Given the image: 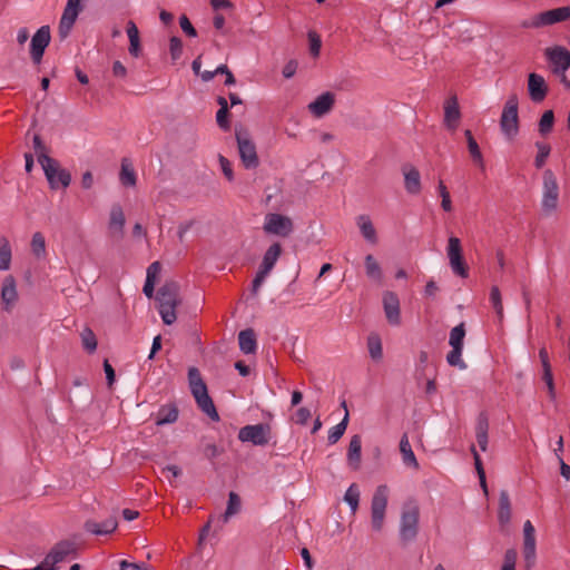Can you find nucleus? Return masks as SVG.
I'll list each match as a JSON object with an SVG mask.
<instances>
[{
    "instance_id": "nucleus-1",
    "label": "nucleus",
    "mask_w": 570,
    "mask_h": 570,
    "mask_svg": "<svg viewBox=\"0 0 570 570\" xmlns=\"http://www.w3.org/2000/svg\"><path fill=\"white\" fill-rule=\"evenodd\" d=\"M188 381L190 392L195 397L199 409L213 421H218L219 415L216 411L213 400L208 395L206 384L204 383L200 373L196 367H190L188 370Z\"/></svg>"
},
{
    "instance_id": "nucleus-2",
    "label": "nucleus",
    "mask_w": 570,
    "mask_h": 570,
    "mask_svg": "<svg viewBox=\"0 0 570 570\" xmlns=\"http://www.w3.org/2000/svg\"><path fill=\"white\" fill-rule=\"evenodd\" d=\"M544 57L553 75L567 87L570 88V81L566 72L570 68V51L563 46H552L544 49Z\"/></svg>"
},
{
    "instance_id": "nucleus-3",
    "label": "nucleus",
    "mask_w": 570,
    "mask_h": 570,
    "mask_svg": "<svg viewBox=\"0 0 570 570\" xmlns=\"http://www.w3.org/2000/svg\"><path fill=\"white\" fill-rule=\"evenodd\" d=\"M391 490L386 484L376 487L371 499V528L374 532H381L384 528L387 503Z\"/></svg>"
},
{
    "instance_id": "nucleus-4",
    "label": "nucleus",
    "mask_w": 570,
    "mask_h": 570,
    "mask_svg": "<svg viewBox=\"0 0 570 570\" xmlns=\"http://www.w3.org/2000/svg\"><path fill=\"white\" fill-rule=\"evenodd\" d=\"M39 164L52 189L67 188L71 183V175L68 170L60 167L57 160L47 154L39 155Z\"/></svg>"
},
{
    "instance_id": "nucleus-5",
    "label": "nucleus",
    "mask_w": 570,
    "mask_h": 570,
    "mask_svg": "<svg viewBox=\"0 0 570 570\" xmlns=\"http://www.w3.org/2000/svg\"><path fill=\"white\" fill-rule=\"evenodd\" d=\"M518 108H519L518 97L515 95L509 96V98L507 99V101L503 106L501 118H500L501 131H502L503 136L509 140H512L513 138H515V136L519 132Z\"/></svg>"
},
{
    "instance_id": "nucleus-6",
    "label": "nucleus",
    "mask_w": 570,
    "mask_h": 570,
    "mask_svg": "<svg viewBox=\"0 0 570 570\" xmlns=\"http://www.w3.org/2000/svg\"><path fill=\"white\" fill-rule=\"evenodd\" d=\"M420 510L415 503H407L402 508L399 534L402 541L410 542L416 538L419 531Z\"/></svg>"
},
{
    "instance_id": "nucleus-7",
    "label": "nucleus",
    "mask_w": 570,
    "mask_h": 570,
    "mask_svg": "<svg viewBox=\"0 0 570 570\" xmlns=\"http://www.w3.org/2000/svg\"><path fill=\"white\" fill-rule=\"evenodd\" d=\"M570 19V7H560L540 12L523 23L525 28H542Z\"/></svg>"
},
{
    "instance_id": "nucleus-8",
    "label": "nucleus",
    "mask_w": 570,
    "mask_h": 570,
    "mask_svg": "<svg viewBox=\"0 0 570 570\" xmlns=\"http://www.w3.org/2000/svg\"><path fill=\"white\" fill-rule=\"evenodd\" d=\"M559 187L557 178L552 170L547 169L543 173V195H542V209L544 213L550 214L556 210L558 206Z\"/></svg>"
},
{
    "instance_id": "nucleus-9",
    "label": "nucleus",
    "mask_w": 570,
    "mask_h": 570,
    "mask_svg": "<svg viewBox=\"0 0 570 570\" xmlns=\"http://www.w3.org/2000/svg\"><path fill=\"white\" fill-rule=\"evenodd\" d=\"M76 553V546L70 541H62L57 543L51 551L47 554L38 569L40 570H55L56 566L65 561L68 557Z\"/></svg>"
},
{
    "instance_id": "nucleus-10",
    "label": "nucleus",
    "mask_w": 570,
    "mask_h": 570,
    "mask_svg": "<svg viewBox=\"0 0 570 570\" xmlns=\"http://www.w3.org/2000/svg\"><path fill=\"white\" fill-rule=\"evenodd\" d=\"M263 228L266 234L287 237L293 233L294 225L289 217L271 213L265 216Z\"/></svg>"
},
{
    "instance_id": "nucleus-11",
    "label": "nucleus",
    "mask_w": 570,
    "mask_h": 570,
    "mask_svg": "<svg viewBox=\"0 0 570 570\" xmlns=\"http://www.w3.org/2000/svg\"><path fill=\"white\" fill-rule=\"evenodd\" d=\"M446 255L452 272L462 278L468 277V268L463 261L461 240L458 237L451 236L449 238Z\"/></svg>"
},
{
    "instance_id": "nucleus-12",
    "label": "nucleus",
    "mask_w": 570,
    "mask_h": 570,
    "mask_svg": "<svg viewBox=\"0 0 570 570\" xmlns=\"http://www.w3.org/2000/svg\"><path fill=\"white\" fill-rule=\"evenodd\" d=\"M236 140L239 151V157L243 165L247 169H254L258 166V157L255 144L249 139L246 132L236 131Z\"/></svg>"
},
{
    "instance_id": "nucleus-13",
    "label": "nucleus",
    "mask_w": 570,
    "mask_h": 570,
    "mask_svg": "<svg viewBox=\"0 0 570 570\" xmlns=\"http://www.w3.org/2000/svg\"><path fill=\"white\" fill-rule=\"evenodd\" d=\"M523 559L528 570L534 566L537 559L535 530L530 520L523 523Z\"/></svg>"
},
{
    "instance_id": "nucleus-14",
    "label": "nucleus",
    "mask_w": 570,
    "mask_h": 570,
    "mask_svg": "<svg viewBox=\"0 0 570 570\" xmlns=\"http://www.w3.org/2000/svg\"><path fill=\"white\" fill-rule=\"evenodd\" d=\"M81 10V2H75V0L67 1L59 22V35L61 39H65L69 36Z\"/></svg>"
},
{
    "instance_id": "nucleus-15",
    "label": "nucleus",
    "mask_w": 570,
    "mask_h": 570,
    "mask_svg": "<svg viewBox=\"0 0 570 570\" xmlns=\"http://www.w3.org/2000/svg\"><path fill=\"white\" fill-rule=\"evenodd\" d=\"M50 28L49 26L40 27L32 36L30 42V55L35 63H40L46 48L50 43Z\"/></svg>"
},
{
    "instance_id": "nucleus-16",
    "label": "nucleus",
    "mask_w": 570,
    "mask_h": 570,
    "mask_svg": "<svg viewBox=\"0 0 570 570\" xmlns=\"http://www.w3.org/2000/svg\"><path fill=\"white\" fill-rule=\"evenodd\" d=\"M268 429L263 424L246 425L238 432L242 442H249L254 445H265L268 442Z\"/></svg>"
},
{
    "instance_id": "nucleus-17",
    "label": "nucleus",
    "mask_w": 570,
    "mask_h": 570,
    "mask_svg": "<svg viewBox=\"0 0 570 570\" xmlns=\"http://www.w3.org/2000/svg\"><path fill=\"white\" fill-rule=\"evenodd\" d=\"M335 94L325 91L318 95L313 101L307 105L308 111L316 118H322L327 115L334 107Z\"/></svg>"
},
{
    "instance_id": "nucleus-18",
    "label": "nucleus",
    "mask_w": 570,
    "mask_h": 570,
    "mask_svg": "<svg viewBox=\"0 0 570 570\" xmlns=\"http://www.w3.org/2000/svg\"><path fill=\"white\" fill-rule=\"evenodd\" d=\"M383 309L387 322L392 326L401 324L400 301L395 293L387 291L383 294Z\"/></svg>"
},
{
    "instance_id": "nucleus-19",
    "label": "nucleus",
    "mask_w": 570,
    "mask_h": 570,
    "mask_svg": "<svg viewBox=\"0 0 570 570\" xmlns=\"http://www.w3.org/2000/svg\"><path fill=\"white\" fill-rule=\"evenodd\" d=\"M528 92L533 102H541L548 94V85L544 78L535 72L528 76Z\"/></svg>"
},
{
    "instance_id": "nucleus-20",
    "label": "nucleus",
    "mask_w": 570,
    "mask_h": 570,
    "mask_svg": "<svg viewBox=\"0 0 570 570\" xmlns=\"http://www.w3.org/2000/svg\"><path fill=\"white\" fill-rule=\"evenodd\" d=\"M444 118L443 122L444 126L451 130L454 131L459 127V122L461 119V111L458 102V98L455 96L450 97L444 102Z\"/></svg>"
},
{
    "instance_id": "nucleus-21",
    "label": "nucleus",
    "mask_w": 570,
    "mask_h": 570,
    "mask_svg": "<svg viewBox=\"0 0 570 570\" xmlns=\"http://www.w3.org/2000/svg\"><path fill=\"white\" fill-rule=\"evenodd\" d=\"M125 214L120 205H114L109 213L108 229L115 237H122L125 228Z\"/></svg>"
},
{
    "instance_id": "nucleus-22",
    "label": "nucleus",
    "mask_w": 570,
    "mask_h": 570,
    "mask_svg": "<svg viewBox=\"0 0 570 570\" xmlns=\"http://www.w3.org/2000/svg\"><path fill=\"white\" fill-rule=\"evenodd\" d=\"M18 299L16 281L12 276H7L1 285V301L6 311H10Z\"/></svg>"
},
{
    "instance_id": "nucleus-23",
    "label": "nucleus",
    "mask_w": 570,
    "mask_h": 570,
    "mask_svg": "<svg viewBox=\"0 0 570 570\" xmlns=\"http://www.w3.org/2000/svg\"><path fill=\"white\" fill-rule=\"evenodd\" d=\"M117 520L114 517H110L102 522L88 520L85 523V529L91 534L104 535L112 533L117 529Z\"/></svg>"
},
{
    "instance_id": "nucleus-24",
    "label": "nucleus",
    "mask_w": 570,
    "mask_h": 570,
    "mask_svg": "<svg viewBox=\"0 0 570 570\" xmlns=\"http://www.w3.org/2000/svg\"><path fill=\"white\" fill-rule=\"evenodd\" d=\"M361 453H362V440L358 434H355L351 438L346 460L348 466L357 471L361 466Z\"/></svg>"
},
{
    "instance_id": "nucleus-25",
    "label": "nucleus",
    "mask_w": 570,
    "mask_h": 570,
    "mask_svg": "<svg viewBox=\"0 0 570 570\" xmlns=\"http://www.w3.org/2000/svg\"><path fill=\"white\" fill-rule=\"evenodd\" d=\"M356 225L360 229L363 238L371 245H375L377 243V234L376 229L373 225V222L368 215L362 214L356 217Z\"/></svg>"
},
{
    "instance_id": "nucleus-26",
    "label": "nucleus",
    "mask_w": 570,
    "mask_h": 570,
    "mask_svg": "<svg viewBox=\"0 0 570 570\" xmlns=\"http://www.w3.org/2000/svg\"><path fill=\"white\" fill-rule=\"evenodd\" d=\"M404 187L410 195H417L421 191V176L416 168L410 167L403 169Z\"/></svg>"
},
{
    "instance_id": "nucleus-27",
    "label": "nucleus",
    "mask_w": 570,
    "mask_h": 570,
    "mask_svg": "<svg viewBox=\"0 0 570 570\" xmlns=\"http://www.w3.org/2000/svg\"><path fill=\"white\" fill-rule=\"evenodd\" d=\"M158 303H180L179 286L175 282L164 284L157 295Z\"/></svg>"
},
{
    "instance_id": "nucleus-28",
    "label": "nucleus",
    "mask_w": 570,
    "mask_h": 570,
    "mask_svg": "<svg viewBox=\"0 0 570 570\" xmlns=\"http://www.w3.org/2000/svg\"><path fill=\"white\" fill-rule=\"evenodd\" d=\"M126 32L129 39L128 51L130 56L138 58L141 53L140 37L136 23L131 20L127 22Z\"/></svg>"
},
{
    "instance_id": "nucleus-29",
    "label": "nucleus",
    "mask_w": 570,
    "mask_h": 570,
    "mask_svg": "<svg viewBox=\"0 0 570 570\" xmlns=\"http://www.w3.org/2000/svg\"><path fill=\"white\" fill-rule=\"evenodd\" d=\"M364 266H365V273H366V276L377 283V284H381L383 282V271H382V267L380 265V263L376 261V258L372 255V254H368L365 256L364 258Z\"/></svg>"
},
{
    "instance_id": "nucleus-30",
    "label": "nucleus",
    "mask_w": 570,
    "mask_h": 570,
    "mask_svg": "<svg viewBox=\"0 0 570 570\" xmlns=\"http://www.w3.org/2000/svg\"><path fill=\"white\" fill-rule=\"evenodd\" d=\"M498 520L501 525L509 524L511 520V502L505 491H501L500 493Z\"/></svg>"
},
{
    "instance_id": "nucleus-31",
    "label": "nucleus",
    "mask_w": 570,
    "mask_h": 570,
    "mask_svg": "<svg viewBox=\"0 0 570 570\" xmlns=\"http://www.w3.org/2000/svg\"><path fill=\"white\" fill-rule=\"evenodd\" d=\"M239 348L245 354H252L256 351V338L253 330H244L238 334Z\"/></svg>"
},
{
    "instance_id": "nucleus-32",
    "label": "nucleus",
    "mask_w": 570,
    "mask_h": 570,
    "mask_svg": "<svg viewBox=\"0 0 570 570\" xmlns=\"http://www.w3.org/2000/svg\"><path fill=\"white\" fill-rule=\"evenodd\" d=\"M12 259V249L7 237L0 236V272L10 269Z\"/></svg>"
},
{
    "instance_id": "nucleus-33",
    "label": "nucleus",
    "mask_w": 570,
    "mask_h": 570,
    "mask_svg": "<svg viewBox=\"0 0 570 570\" xmlns=\"http://www.w3.org/2000/svg\"><path fill=\"white\" fill-rule=\"evenodd\" d=\"M400 451H401L404 464L412 466V468L419 466L417 460H416L415 454L411 448V444H410V441H409V438L406 434H404L401 438Z\"/></svg>"
},
{
    "instance_id": "nucleus-34",
    "label": "nucleus",
    "mask_w": 570,
    "mask_h": 570,
    "mask_svg": "<svg viewBox=\"0 0 570 570\" xmlns=\"http://www.w3.org/2000/svg\"><path fill=\"white\" fill-rule=\"evenodd\" d=\"M30 249L32 255L37 259H43L47 255L46 249V239L45 236L40 232H36L32 234L30 242Z\"/></svg>"
},
{
    "instance_id": "nucleus-35",
    "label": "nucleus",
    "mask_w": 570,
    "mask_h": 570,
    "mask_svg": "<svg viewBox=\"0 0 570 570\" xmlns=\"http://www.w3.org/2000/svg\"><path fill=\"white\" fill-rule=\"evenodd\" d=\"M179 303H158V312L166 325H171L176 322V307Z\"/></svg>"
},
{
    "instance_id": "nucleus-36",
    "label": "nucleus",
    "mask_w": 570,
    "mask_h": 570,
    "mask_svg": "<svg viewBox=\"0 0 570 570\" xmlns=\"http://www.w3.org/2000/svg\"><path fill=\"white\" fill-rule=\"evenodd\" d=\"M242 502L240 498L235 492H229L227 507L225 513L223 514L224 523L228 522L232 517L237 514L240 511Z\"/></svg>"
},
{
    "instance_id": "nucleus-37",
    "label": "nucleus",
    "mask_w": 570,
    "mask_h": 570,
    "mask_svg": "<svg viewBox=\"0 0 570 570\" xmlns=\"http://www.w3.org/2000/svg\"><path fill=\"white\" fill-rule=\"evenodd\" d=\"M178 419V411L175 406H167L161 407L158 411L156 424L158 426L165 425V424H171L176 422Z\"/></svg>"
},
{
    "instance_id": "nucleus-38",
    "label": "nucleus",
    "mask_w": 570,
    "mask_h": 570,
    "mask_svg": "<svg viewBox=\"0 0 570 570\" xmlns=\"http://www.w3.org/2000/svg\"><path fill=\"white\" fill-rule=\"evenodd\" d=\"M360 497L361 493L358 487L355 483H352L344 494V501L348 504L352 514H355L358 509Z\"/></svg>"
},
{
    "instance_id": "nucleus-39",
    "label": "nucleus",
    "mask_w": 570,
    "mask_h": 570,
    "mask_svg": "<svg viewBox=\"0 0 570 570\" xmlns=\"http://www.w3.org/2000/svg\"><path fill=\"white\" fill-rule=\"evenodd\" d=\"M120 181L124 186L128 187L136 185V174L128 159L121 161Z\"/></svg>"
},
{
    "instance_id": "nucleus-40",
    "label": "nucleus",
    "mask_w": 570,
    "mask_h": 570,
    "mask_svg": "<svg viewBox=\"0 0 570 570\" xmlns=\"http://www.w3.org/2000/svg\"><path fill=\"white\" fill-rule=\"evenodd\" d=\"M464 135L466 137L468 148H469V153H470L471 157L481 168H483L484 160H483V156L479 148L478 142L475 141V139L473 138V136L469 129L465 130Z\"/></svg>"
},
{
    "instance_id": "nucleus-41",
    "label": "nucleus",
    "mask_w": 570,
    "mask_h": 570,
    "mask_svg": "<svg viewBox=\"0 0 570 570\" xmlns=\"http://www.w3.org/2000/svg\"><path fill=\"white\" fill-rule=\"evenodd\" d=\"M282 249L279 244L276 243L271 245L264 254L261 265L272 271L279 258Z\"/></svg>"
},
{
    "instance_id": "nucleus-42",
    "label": "nucleus",
    "mask_w": 570,
    "mask_h": 570,
    "mask_svg": "<svg viewBox=\"0 0 570 570\" xmlns=\"http://www.w3.org/2000/svg\"><path fill=\"white\" fill-rule=\"evenodd\" d=\"M348 423V412H345L343 420L336 425L332 426L328 431V443L335 444L345 433Z\"/></svg>"
},
{
    "instance_id": "nucleus-43",
    "label": "nucleus",
    "mask_w": 570,
    "mask_h": 570,
    "mask_svg": "<svg viewBox=\"0 0 570 570\" xmlns=\"http://www.w3.org/2000/svg\"><path fill=\"white\" fill-rule=\"evenodd\" d=\"M367 350L372 360L380 361L383 356L382 342L379 335L371 334L367 337Z\"/></svg>"
},
{
    "instance_id": "nucleus-44",
    "label": "nucleus",
    "mask_w": 570,
    "mask_h": 570,
    "mask_svg": "<svg viewBox=\"0 0 570 570\" xmlns=\"http://www.w3.org/2000/svg\"><path fill=\"white\" fill-rule=\"evenodd\" d=\"M465 336L464 324L460 323L454 326L450 332L449 344L453 348H463V342Z\"/></svg>"
},
{
    "instance_id": "nucleus-45",
    "label": "nucleus",
    "mask_w": 570,
    "mask_h": 570,
    "mask_svg": "<svg viewBox=\"0 0 570 570\" xmlns=\"http://www.w3.org/2000/svg\"><path fill=\"white\" fill-rule=\"evenodd\" d=\"M490 302L495 311V314L500 321L503 320V304H502V297L501 292L497 285H493L490 289Z\"/></svg>"
},
{
    "instance_id": "nucleus-46",
    "label": "nucleus",
    "mask_w": 570,
    "mask_h": 570,
    "mask_svg": "<svg viewBox=\"0 0 570 570\" xmlns=\"http://www.w3.org/2000/svg\"><path fill=\"white\" fill-rule=\"evenodd\" d=\"M476 442L481 451L488 450V422L480 421L475 430Z\"/></svg>"
},
{
    "instance_id": "nucleus-47",
    "label": "nucleus",
    "mask_w": 570,
    "mask_h": 570,
    "mask_svg": "<svg viewBox=\"0 0 570 570\" xmlns=\"http://www.w3.org/2000/svg\"><path fill=\"white\" fill-rule=\"evenodd\" d=\"M80 336L83 348L89 353H94L97 348V338L95 333L89 327H85Z\"/></svg>"
},
{
    "instance_id": "nucleus-48",
    "label": "nucleus",
    "mask_w": 570,
    "mask_h": 570,
    "mask_svg": "<svg viewBox=\"0 0 570 570\" xmlns=\"http://www.w3.org/2000/svg\"><path fill=\"white\" fill-rule=\"evenodd\" d=\"M554 122V115L552 110H547L542 114L539 121V131L542 136L548 135L552 128Z\"/></svg>"
},
{
    "instance_id": "nucleus-49",
    "label": "nucleus",
    "mask_w": 570,
    "mask_h": 570,
    "mask_svg": "<svg viewBox=\"0 0 570 570\" xmlns=\"http://www.w3.org/2000/svg\"><path fill=\"white\" fill-rule=\"evenodd\" d=\"M462 351L463 348H453L451 347V351L446 355V362L451 366H455L460 370L466 368V363L462 358Z\"/></svg>"
},
{
    "instance_id": "nucleus-50",
    "label": "nucleus",
    "mask_w": 570,
    "mask_h": 570,
    "mask_svg": "<svg viewBox=\"0 0 570 570\" xmlns=\"http://www.w3.org/2000/svg\"><path fill=\"white\" fill-rule=\"evenodd\" d=\"M471 452L473 454V459H474V465H475V470H476V473H478V476L480 479V484L484 491V494L487 495L488 494V488H487V481H485V472L483 470V466H482V462H481V458L479 455V453L476 452V449L474 445L471 446Z\"/></svg>"
},
{
    "instance_id": "nucleus-51",
    "label": "nucleus",
    "mask_w": 570,
    "mask_h": 570,
    "mask_svg": "<svg viewBox=\"0 0 570 570\" xmlns=\"http://www.w3.org/2000/svg\"><path fill=\"white\" fill-rule=\"evenodd\" d=\"M438 191L441 197V207L444 212L450 213L453 209L450 193L442 180L438 184Z\"/></svg>"
},
{
    "instance_id": "nucleus-52",
    "label": "nucleus",
    "mask_w": 570,
    "mask_h": 570,
    "mask_svg": "<svg viewBox=\"0 0 570 570\" xmlns=\"http://www.w3.org/2000/svg\"><path fill=\"white\" fill-rule=\"evenodd\" d=\"M535 147L538 149V154L534 159V165L537 168H542L543 165L546 164L547 158L550 155L551 149H550L549 145H547L544 142H539V141L535 142Z\"/></svg>"
},
{
    "instance_id": "nucleus-53",
    "label": "nucleus",
    "mask_w": 570,
    "mask_h": 570,
    "mask_svg": "<svg viewBox=\"0 0 570 570\" xmlns=\"http://www.w3.org/2000/svg\"><path fill=\"white\" fill-rule=\"evenodd\" d=\"M518 552L515 549H508L503 557L501 570H515Z\"/></svg>"
},
{
    "instance_id": "nucleus-54",
    "label": "nucleus",
    "mask_w": 570,
    "mask_h": 570,
    "mask_svg": "<svg viewBox=\"0 0 570 570\" xmlns=\"http://www.w3.org/2000/svg\"><path fill=\"white\" fill-rule=\"evenodd\" d=\"M169 52L174 61L183 55V41L178 37H171L169 40Z\"/></svg>"
},
{
    "instance_id": "nucleus-55",
    "label": "nucleus",
    "mask_w": 570,
    "mask_h": 570,
    "mask_svg": "<svg viewBox=\"0 0 570 570\" xmlns=\"http://www.w3.org/2000/svg\"><path fill=\"white\" fill-rule=\"evenodd\" d=\"M309 52L313 57H318L321 52L322 41L315 31L308 32Z\"/></svg>"
},
{
    "instance_id": "nucleus-56",
    "label": "nucleus",
    "mask_w": 570,
    "mask_h": 570,
    "mask_svg": "<svg viewBox=\"0 0 570 570\" xmlns=\"http://www.w3.org/2000/svg\"><path fill=\"white\" fill-rule=\"evenodd\" d=\"M218 160H219V166H220V169H222L224 176L229 181H233L234 173H233V167H232L230 161L227 158H225L224 156H219Z\"/></svg>"
},
{
    "instance_id": "nucleus-57",
    "label": "nucleus",
    "mask_w": 570,
    "mask_h": 570,
    "mask_svg": "<svg viewBox=\"0 0 570 570\" xmlns=\"http://www.w3.org/2000/svg\"><path fill=\"white\" fill-rule=\"evenodd\" d=\"M179 24H180L181 30L188 37L195 38L197 36L196 29L193 27L191 22L189 21V19L186 16H181L179 18Z\"/></svg>"
},
{
    "instance_id": "nucleus-58",
    "label": "nucleus",
    "mask_w": 570,
    "mask_h": 570,
    "mask_svg": "<svg viewBox=\"0 0 570 570\" xmlns=\"http://www.w3.org/2000/svg\"><path fill=\"white\" fill-rule=\"evenodd\" d=\"M163 474L171 483V479H176L181 474V470L177 465H167L163 468Z\"/></svg>"
},
{
    "instance_id": "nucleus-59",
    "label": "nucleus",
    "mask_w": 570,
    "mask_h": 570,
    "mask_svg": "<svg viewBox=\"0 0 570 570\" xmlns=\"http://www.w3.org/2000/svg\"><path fill=\"white\" fill-rule=\"evenodd\" d=\"M298 63L296 60H289L286 62V65L283 67L282 73L284 78L291 79L295 76L297 71Z\"/></svg>"
},
{
    "instance_id": "nucleus-60",
    "label": "nucleus",
    "mask_w": 570,
    "mask_h": 570,
    "mask_svg": "<svg viewBox=\"0 0 570 570\" xmlns=\"http://www.w3.org/2000/svg\"><path fill=\"white\" fill-rule=\"evenodd\" d=\"M542 379L547 384L550 396L553 399L554 397V384H553L552 370L551 368L543 370Z\"/></svg>"
},
{
    "instance_id": "nucleus-61",
    "label": "nucleus",
    "mask_w": 570,
    "mask_h": 570,
    "mask_svg": "<svg viewBox=\"0 0 570 570\" xmlns=\"http://www.w3.org/2000/svg\"><path fill=\"white\" fill-rule=\"evenodd\" d=\"M227 116H228V110H219L218 109V111L216 114V121H217L218 126L224 130L229 129V121L227 119Z\"/></svg>"
},
{
    "instance_id": "nucleus-62",
    "label": "nucleus",
    "mask_w": 570,
    "mask_h": 570,
    "mask_svg": "<svg viewBox=\"0 0 570 570\" xmlns=\"http://www.w3.org/2000/svg\"><path fill=\"white\" fill-rule=\"evenodd\" d=\"M112 73L115 77L124 79L127 76V69L119 60H116L112 63Z\"/></svg>"
},
{
    "instance_id": "nucleus-63",
    "label": "nucleus",
    "mask_w": 570,
    "mask_h": 570,
    "mask_svg": "<svg viewBox=\"0 0 570 570\" xmlns=\"http://www.w3.org/2000/svg\"><path fill=\"white\" fill-rule=\"evenodd\" d=\"M311 417V412L306 407H301L296 412V422L299 424H306Z\"/></svg>"
},
{
    "instance_id": "nucleus-64",
    "label": "nucleus",
    "mask_w": 570,
    "mask_h": 570,
    "mask_svg": "<svg viewBox=\"0 0 570 570\" xmlns=\"http://www.w3.org/2000/svg\"><path fill=\"white\" fill-rule=\"evenodd\" d=\"M160 273V264L158 262L151 263L147 268V278L156 281Z\"/></svg>"
}]
</instances>
